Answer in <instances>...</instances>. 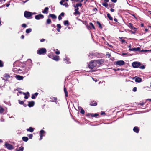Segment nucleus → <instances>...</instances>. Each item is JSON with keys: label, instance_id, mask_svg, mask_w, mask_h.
Masks as SVG:
<instances>
[{"label": "nucleus", "instance_id": "f257e3e1", "mask_svg": "<svg viewBox=\"0 0 151 151\" xmlns=\"http://www.w3.org/2000/svg\"><path fill=\"white\" fill-rule=\"evenodd\" d=\"M46 49L45 48H41L38 49L37 53L40 55H44L46 54Z\"/></svg>", "mask_w": 151, "mask_h": 151}, {"label": "nucleus", "instance_id": "f03ea898", "mask_svg": "<svg viewBox=\"0 0 151 151\" xmlns=\"http://www.w3.org/2000/svg\"><path fill=\"white\" fill-rule=\"evenodd\" d=\"M97 65L96 62L95 60H91L88 64V67L90 69H92Z\"/></svg>", "mask_w": 151, "mask_h": 151}, {"label": "nucleus", "instance_id": "7ed1b4c3", "mask_svg": "<svg viewBox=\"0 0 151 151\" xmlns=\"http://www.w3.org/2000/svg\"><path fill=\"white\" fill-rule=\"evenodd\" d=\"M141 65L140 62H134L132 63V66L133 68H139Z\"/></svg>", "mask_w": 151, "mask_h": 151}, {"label": "nucleus", "instance_id": "20e7f679", "mask_svg": "<svg viewBox=\"0 0 151 151\" xmlns=\"http://www.w3.org/2000/svg\"><path fill=\"white\" fill-rule=\"evenodd\" d=\"M4 146L5 148L9 150H11L14 149V147L12 145L7 142L5 143Z\"/></svg>", "mask_w": 151, "mask_h": 151}, {"label": "nucleus", "instance_id": "39448f33", "mask_svg": "<svg viewBox=\"0 0 151 151\" xmlns=\"http://www.w3.org/2000/svg\"><path fill=\"white\" fill-rule=\"evenodd\" d=\"M45 132L43 130H41L40 131L39 135L40 137L39 139V140H41L43 139V137L45 136L44 134H45Z\"/></svg>", "mask_w": 151, "mask_h": 151}, {"label": "nucleus", "instance_id": "423d86ee", "mask_svg": "<svg viewBox=\"0 0 151 151\" xmlns=\"http://www.w3.org/2000/svg\"><path fill=\"white\" fill-rule=\"evenodd\" d=\"M24 15L26 18L28 19L30 17L32 16V12L25 11L24 13Z\"/></svg>", "mask_w": 151, "mask_h": 151}, {"label": "nucleus", "instance_id": "0eeeda50", "mask_svg": "<svg viewBox=\"0 0 151 151\" xmlns=\"http://www.w3.org/2000/svg\"><path fill=\"white\" fill-rule=\"evenodd\" d=\"M125 64V62L123 60H119L116 62V65L122 66Z\"/></svg>", "mask_w": 151, "mask_h": 151}, {"label": "nucleus", "instance_id": "6e6552de", "mask_svg": "<svg viewBox=\"0 0 151 151\" xmlns=\"http://www.w3.org/2000/svg\"><path fill=\"white\" fill-rule=\"evenodd\" d=\"M44 15L42 14H40L35 15V19L36 20H39L41 19H43L44 18Z\"/></svg>", "mask_w": 151, "mask_h": 151}, {"label": "nucleus", "instance_id": "1a4fd4ad", "mask_svg": "<svg viewBox=\"0 0 151 151\" xmlns=\"http://www.w3.org/2000/svg\"><path fill=\"white\" fill-rule=\"evenodd\" d=\"M97 64H98L99 65H102L104 63V61L102 59H99L96 61Z\"/></svg>", "mask_w": 151, "mask_h": 151}, {"label": "nucleus", "instance_id": "9d476101", "mask_svg": "<svg viewBox=\"0 0 151 151\" xmlns=\"http://www.w3.org/2000/svg\"><path fill=\"white\" fill-rule=\"evenodd\" d=\"M133 130L135 132L138 133L139 132V129L138 127L135 126L133 128Z\"/></svg>", "mask_w": 151, "mask_h": 151}, {"label": "nucleus", "instance_id": "9b49d317", "mask_svg": "<svg viewBox=\"0 0 151 151\" xmlns=\"http://www.w3.org/2000/svg\"><path fill=\"white\" fill-rule=\"evenodd\" d=\"M15 78L18 80H22L23 79V77L22 76H21L19 75H16L15 76Z\"/></svg>", "mask_w": 151, "mask_h": 151}, {"label": "nucleus", "instance_id": "f8f14e48", "mask_svg": "<svg viewBox=\"0 0 151 151\" xmlns=\"http://www.w3.org/2000/svg\"><path fill=\"white\" fill-rule=\"evenodd\" d=\"M28 106L29 107H33L35 104V102L33 101H28Z\"/></svg>", "mask_w": 151, "mask_h": 151}, {"label": "nucleus", "instance_id": "ddd939ff", "mask_svg": "<svg viewBox=\"0 0 151 151\" xmlns=\"http://www.w3.org/2000/svg\"><path fill=\"white\" fill-rule=\"evenodd\" d=\"M52 59L56 61H58L59 60V56L54 55Z\"/></svg>", "mask_w": 151, "mask_h": 151}, {"label": "nucleus", "instance_id": "4468645a", "mask_svg": "<svg viewBox=\"0 0 151 151\" xmlns=\"http://www.w3.org/2000/svg\"><path fill=\"white\" fill-rule=\"evenodd\" d=\"M49 8L47 7H45L44 10L42 11V12L44 14H47L48 13Z\"/></svg>", "mask_w": 151, "mask_h": 151}, {"label": "nucleus", "instance_id": "2eb2a0df", "mask_svg": "<svg viewBox=\"0 0 151 151\" xmlns=\"http://www.w3.org/2000/svg\"><path fill=\"white\" fill-rule=\"evenodd\" d=\"M90 105L92 106H95L97 105V103L95 101H93L90 103Z\"/></svg>", "mask_w": 151, "mask_h": 151}, {"label": "nucleus", "instance_id": "dca6fc26", "mask_svg": "<svg viewBox=\"0 0 151 151\" xmlns=\"http://www.w3.org/2000/svg\"><path fill=\"white\" fill-rule=\"evenodd\" d=\"M38 94V93L37 92H36L35 93L32 94V95L31 98L33 99H35Z\"/></svg>", "mask_w": 151, "mask_h": 151}, {"label": "nucleus", "instance_id": "f3484780", "mask_svg": "<svg viewBox=\"0 0 151 151\" xmlns=\"http://www.w3.org/2000/svg\"><path fill=\"white\" fill-rule=\"evenodd\" d=\"M142 81V79L140 77H137L135 79V81L138 83H140Z\"/></svg>", "mask_w": 151, "mask_h": 151}, {"label": "nucleus", "instance_id": "a211bd4d", "mask_svg": "<svg viewBox=\"0 0 151 151\" xmlns=\"http://www.w3.org/2000/svg\"><path fill=\"white\" fill-rule=\"evenodd\" d=\"M4 77L6 78V80H8V79L10 78V76L8 74H5L4 75Z\"/></svg>", "mask_w": 151, "mask_h": 151}, {"label": "nucleus", "instance_id": "6ab92c4d", "mask_svg": "<svg viewBox=\"0 0 151 151\" xmlns=\"http://www.w3.org/2000/svg\"><path fill=\"white\" fill-rule=\"evenodd\" d=\"M49 17H51L53 19H56L57 18L56 16L53 14H50L49 15Z\"/></svg>", "mask_w": 151, "mask_h": 151}, {"label": "nucleus", "instance_id": "aec40b11", "mask_svg": "<svg viewBox=\"0 0 151 151\" xmlns=\"http://www.w3.org/2000/svg\"><path fill=\"white\" fill-rule=\"evenodd\" d=\"M57 30L58 32H60V29L61 28V26L60 24H57Z\"/></svg>", "mask_w": 151, "mask_h": 151}, {"label": "nucleus", "instance_id": "412c9836", "mask_svg": "<svg viewBox=\"0 0 151 151\" xmlns=\"http://www.w3.org/2000/svg\"><path fill=\"white\" fill-rule=\"evenodd\" d=\"M24 150V147L21 146L18 149L17 148L16 149V151H23Z\"/></svg>", "mask_w": 151, "mask_h": 151}, {"label": "nucleus", "instance_id": "4be33fe9", "mask_svg": "<svg viewBox=\"0 0 151 151\" xmlns=\"http://www.w3.org/2000/svg\"><path fill=\"white\" fill-rule=\"evenodd\" d=\"M89 24L90 26L88 27H89L90 29H91V27H92L93 29H95V27L92 23L90 22Z\"/></svg>", "mask_w": 151, "mask_h": 151}, {"label": "nucleus", "instance_id": "5701e85b", "mask_svg": "<svg viewBox=\"0 0 151 151\" xmlns=\"http://www.w3.org/2000/svg\"><path fill=\"white\" fill-rule=\"evenodd\" d=\"M22 140L25 142H27L28 140V138L27 137H23L22 138Z\"/></svg>", "mask_w": 151, "mask_h": 151}, {"label": "nucleus", "instance_id": "b1692460", "mask_svg": "<svg viewBox=\"0 0 151 151\" xmlns=\"http://www.w3.org/2000/svg\"><path fill=\"white\" fill-rule=\"evenodd\" d=\"M107 16L110 20H113V18L111 17V16L110 14L109 13H108L107 14Z\"/></svg>", "mask_w": 151, "mask_h": 151}, {"label": "nucleus", "instance_id": "393cba45", "mask_svg": "<svg viewBox=\"0 0 151 151\" xmlns=\"http://www.w3.org/2000/svg\"><path fill=\"white\" fill-rule=\"evenodd\" d=\"M27 131H29L32 132L33 131L34 129L32 127H30L29 128L27 129Z\"/></svg>", "mask_w": 151, "mask_h": 151}, {"label": "nucleus", "instance_id": "a878e982", "mask_svg": "<svg viewBox=\"0 0 151 151\" xmlns=\"http://www.w3.org/2000/svg\"><path fill=\"white\" fill-rule=\"evenodd\" d=\"M32 31V29L30 28L27 29L26 30V32L27 33H29Z\"/></svg>", "mask_w": 151, "mask_h": 151}, {"label": "nucleus", "instance_id": "bb28decb", "mask_svg": "<svg viewBox=\"0 0 151 151\" xmlns=\"http://www.w3.org/2000/svg\"><path fill=\"white\" fill-rule=\"evenodd\" d=\"M64 24L65 25H67L68 26L69 24V22L68 20H65L64 21Z\"/></svg>", "mask_w": 151, "mask_h": 151}, {"label": "nucleus", "instance_id": "cd10ccee", "mask_svg": "<svg viewBox=\"0 0 151 151\" xmlns=\"http://www.w3.org/2000/svg\"><path fill=\"white\" fill-rule=\"evenodd\" d=\"M52 100L51 101V102H55L57 100V99L56 97H53L52 98Z\"/></svg>", "mask_w": 151, "mask_h": 151}, {"label": "nucleus", "instance_id": "c85d7f7f", "mask_svg": "<svg viewBox=\"0 0 151 151\" xmlns=\"http://www.w3.org/2000/svg\"><path fill=\"white\" fill-rule=\"evenodd\" d=\"M102 4L103 6H105L106 8H107L108 6V4L106 2L103 3Z\"/></svg>", "mask_w": 151, "mask_h": 151}, {"label": "nucleus", "instance_id": "c756f323", "mask_svg": "<svg viewBox=\"0 0 151 151\" xmlns=\"http://www.w3.org/2000/svg\"><path fill=\"white\" fill-rule=\"evenodd\" d=\"M99 115V114H98L96 113L95 114H91V117H96L98 116Z\"/></svg>", "mask_w": 151, "mask_h": 151}, {"label": "nucleus", "instance_id": "7c9ffc66", "mask_svg": "<svg viewBox=\"0 0 151 151\" xmlns=\"http://www.w3.org/2000/svg\"><path fill=\"white\" fill-rule=\"evenodd\" d=\"M51 22V21L50 19H47L46 21V23L47 24H49Z\"/></svg>", "mask_w": 151, "mask_h": 151}, {"label": "nucleus", "instance_id": "2f4dec72", "mask_svg": "<svg viewBox=\"0 0 151 151\" xmlns=\"http://www.w3.org/2000/svg\"><path fill=\"white\" fill-rule=\"evenodd\" d=\"M77 7H81L82 6V4L81 3L76 4L75 5Z\"/></svg>", "mask_w": 151, "mask_h": 151}, {"label": "nucleus", "instance_id": "473e14b6", "mask_svg": "<svg viewBox=\"0 0 151 151\" xmlns=\"http://www.w3.org/2000/svg\"><path fill=\"white\" fill-rule=\"evenodd\" d=\"M63 60L65 63H69V62L68 61V58H65Z\"/></svg>", "mask_w": 151, "mask_h": 151}, {"label": "nucleus", "instance_id": "72a5a7b5", "mask_svg": "<svg viewBox=\"0 0 151 151\" xmlns=\"http://www.w3.org/2000/svg\"><path fill=\"white\" fill-rule=\"evenodd\" d=\"M73 14L75 15H76L77 14L79 15L80 12L79 11H75V12H74Z\"/></svg>", "mask_w": 151, "mask_h": 151}, {"label": "nucleus", "instance_id": "f704fd0d", "mask_svg": "<svg viewBox=\"0 0 151 151\" xmlns=\"http://www.w3.org/2000/svg\"><path fill=\"white\" fill-rule=\"evenodd\" d=\"M54 55L53 54H50L48 55V56L49 58L52 59Z\"/></svg>", "mask_w": 151, "mask_h": 151}, {"label": "nucleus", "instance_id": "c9c22d12", "mask_svg": "<svg viewBox=\"0 0 151 151\" xmlns=\"http://www.w3.org/2000/svg\"><path fill=\"white\" fill-rule=\"evenodd\" d=\"M97 24L99 25V28H102V26L101 23L97 21Z\"/></svg>", "mask_w": 151, "mask_h": 151}, {"label": "nucleus", "instance_id": "e433bc0d", "mask_svg": "<svg viewBox=\"0 0 151 151\" xmlns=\"http://www.w3.org/2000/svg\"><path fill=\"white\" fill-rule=\"evenodd\" d=\"M4 111V109L1 107L0 106V113H3Z\"/></svg>", "mask_w": 151, "mask_h": 151}, {"label": "nucleus", "instance_id": "4c0bfd02", "mask_svg": "<svg viewBox=\"0 0 151 151\" xmlns=\"http://www.w3.org/2000/svg\"><path fill=\"white\" fill-rule=\"evenodd\" d=\"M140 48L139 47H137V48H133V50H134V51H138L139 50H140Z\"/></svg>", "mask_w": 151, "mask_h": 151}, {"label": "nucleus", "instance_id": "58836bf2", "mask_svg": "<svg viewBox=\"0 0 151 151\" xmlns=\"http://www.w3.org/2000/svg\"><path fill=\"white\" fill-rule=\"evenodd\" d=\"M4 66V64L2 61L0 60V67H2Z\"/></svg>", "mask_w": 151, "mask_h": 151}, {"label": "nucleus", "instance_id": "ea45409f", "mask_svg": "<svg viewBox=\"0 0 151 151\" xmlns=\"http://www.w3.org/2000/svg\"><path fill=\"white\" fill-rule=\"evenodd\" d=\"M129 55V54L128 53H122V56H128Z\"/></svg>", "mask_w": 151, "mask_h": 151}, {"label": "nucleus", "instance_id": "a19ab883", "mask_svg": "<svg viewBox=\"0 0 151 151\" xmlns=\"http://www.w3.org/2000/svg\"><path fill=\"white\" fill-rule=\"evenodd\" d=\"M19 103L21 105H23L24 104V102L23 101H20V100H18Z\"/></svg>", "mask_w": 151, "mask_h": 151}, {"label": "nucleus", "instance_id": "79ce46f5", "mask_svg": "<svg viewBox=\"0 0 151 151\" xmlns=\"http://www.w3.org/2000/svg\"><path fill=\"white\" fill-rule=\"evenodd\" d=\"M139 67V68L140 69H144L145 68V66L143 65L141 66H140Z\"/></svg>", "mask_w": 151, "mask_h": 151}, {"label": "nucleus", "instance_id": "37998d69", "mask_svg": "<svg viewBox=\"0 0 151 151\" xmlns=\"http://www.w3.org/2000/svg\"><path fill=\"white\" fill-rule=\"evenodd\" d=\"M28 136L29 137L30 139H32L33 137V134H30L28 135Z\"/></svg>", "mask_w": 151, "mask_h": 151}, {"label": "nucleus", "instance_id": "c03bdc74", "mask_svg": "<svg viewBox=\"0 0 151 151\" xmlns=\"http://www.w3.org/2000/svg\"><path fill=\"white\" fill-rule=\"evenodd\" d=\"M74 7L75 8V11H78L79 8L78 7H77L76 6L74 5Z\"/></svg>", "mask_w": 151, "mask_h": 151}, {"label": "nucleus", "instance_id": "a18cd8bd", "mask_svg": "<svg viewBox=\"0 0 151 151\" xmlns=\"http://www.w3.org/2000/svg\"><path fill=\"white\" fill-rule=\"evenodd\" d=\"M65 7H67L68 6V4L67 3H65L63 4V5Z\"/></svg>", "mask_w": 151, "mask_h": 151}, {"label": "nucleus", "instance_id": "49530a36", "mask_svg": "<svg viewBox=\"0 0 151 151\" xmlns=\"http://www.w3.org/2000/svg\"><path fill=\"white\" fill-rule=\"evenodd\" d=\"M80 112L81 114H84L85 113L84 110L83 109H81L80 111Z\"/></svg>", "mask_w": 151, "mask_h": 151}, {"label": "nucleus", "instance_id": "de8ad7c7", "mask_svg": "<svg viewBox=\"0 0 151 151\" xmlns=\"http://www.w3.org/2000/svg\"><path fill=\"white\" fill-rule=\"evenodd\" d=\"M22 27L25 28L26 27L27 25L25 24H22Z\"/></svg>", "mask_w": 151, "mask_h": 151}, {"label": "nucleus", "instance_id": "09e8293b", "mask_svg": "<svg viewBox=\"0 0 151 151\" xmlns=\"http://www.w3.org/2000/svg\"><path fill=\"white\" fill-rule=\"evenodd\" d=\"M137 90V88L136 87H134L132 89V91L134 92H136V91Z\"/></svg>", "mask_w": 151, "mask_h": 151}, {"label": "nucleus", "instance_id": "8fccbe9b", "mask_svg": "<svg viewBox=\"0 0 151 151\" xmlns=\"http://www.w3.org/2000/svg\"><path fill=\"white\" fill-rule=\"evenodd\" d=\"M62 19V17L61 16V15H59L58 17V19L59 21L61 20Z\"/></svg>", "mask_w": 151, "mask_h": 151}, {"label": "nucleus", "instance_id": "3c124183", "mask_svg": "<svg viewBox=\"0 0 151 151\" xmlns=\"http://www.w3.org/2000/svg\"><path fill=\"white\" fill-rule=\"evenodd\" d=\"M6 0H0V3H4L5 2Z\"/></svg>", "mask_w": 151, "mask_h": 151}, {"label": "nucleus", "instance_id": "603ef678", "mask_svg": "<svg viewBox=\"0 0 151 151\" xmlns=\"http://www.w3.org/2000/svg\"><path fill=\"white\" fill-rule=\"evenodd\" d=\"M57 51H56L55 52V53L57 55H59L60 53V51H59L58 50V49H57Z\"/></svg>", "mask_w": 151, "mask_h": 151}, {"label": "nucleus", "instance_id": "864d4df0", "mask_svg": "<svg viewBox=\"0 0 151 151\" xmlns=\"http://www.w3.org/2000/svg\"><path fill=\"white\" fill-rule=\"evenodd\" d=\"M64 0H61V1L60 2V4L61 5H63V3L64 2H63Z\"/></svg>", "mask_w": 151, "mask_h": 151}, {"label": "nucleus", "instance_id": "5fc2aeb1", "mask_svg": "<svg viewBox=\"0 0 151 151\" xmlns=\"http://www.w3.org/2000/svg\"><path fill=\"white\" fill-rule=\"evenodd\" d=\"M97 11V9L96 8H94L93 9V12H95V13H96V12Z\"/></svg>", "mask_w": 151, "mask_h": 151}, {"label": "nucleus", "instance_id": "6e6d98bb", "mask_svg": "<svg viewBox=\"0 0 151 151\" xmlns=\"http://www.w3.org/2000/svg\"><path fill=\"white\" fill-rule=\"evenodd\" d=\"M65 96L66 97L68 96V92L67 91L65 92Z\"/></svg>", "mask_w": 151, "mask_h": 151}, {"label": "nucleus", "instance_id": "4d7b16f0", "mask_svg": "<svg viewBox=\"0 0 151 151\" xmlns=\"http://www.w3.org/2000/svg\"><path fill=\"white\" fill-rule=\"evenodd\" d=\"M45 41V39H42L40 40V41L41 42H43Z\"/></svg>", "mask_w": 151, "mask_h": 151}, {"label": "nucleus", "instance_id": "13d9d810", "mask_svg": "<svg viewBox=\"0 0 151 151\" xmlns=\"http://www.w3.org/2000/svg\"><path fill=\"white\" fill-rule=\"evenodd\" d=\"M113 70H114L115 71H119L120 70V69L119 68H117L116 69H114Z\"/></svg>", "mask_w": 151, "mask_h": 151}, {"label": "nucleus", "instance_id": "bf43d9fd", "mask_svg": "<svg viewBox=\"0 0 151 151\" xmlns=\"http://www.w3.org/2000/svg\"><path fill=\"white\" fill-rule=\"evenodd\" d=\"M132 24V23H129V26L131 28L133 26Z\"/></svg>", "mask_w": 151, "mask_h": 151}, {"label": "nucleus", "instance_id": "052dcab7", "mask_svg": "<svg viewBox=\"0 0 151 151\" xmlns=\"http://www.w3.org/2000/svg\"><path fill=\"white\" fill-rule=\"evenodd\" d=\"M86 115L88 116H91V114L88 113Z\"/></svg>", "mask_w": 151, "mask_h": 151}, {"label": "nucleus", "instance_id": "680f3d73", "mask_svg": "<svg viewBox=\"0 0 151 151\" xmlns=\"http://www.w3.org/2000/svg\"><path fill=\"white\" fill-rule=\"evenodd\" d=\"M64 12H62L60 15H61V16H63L64 15Z\"/></svg>", "mask_w": 151, "mask_h": 151}, {"label": "nucleus", "instance_id": "e2e57ef3", "mask_svg": "<svg viewBox=\"0 0 151 151\" xmlns=\"http://www.w3.org/2000/svg\"><path fill=\"white\" fill-rule=\"evenodd\" d=\"M29 96H27L26 95L25 96L24 98L25 99H27L29 98Z\"/></svg>", "mask_w": 151, "mask_h": 151}, {"label": "nucleus", "instance_id": "0e129e2a", "mask_svg": "<svg viewBox=\"0 0 151 151\" xmlns=\"http://www.w3.org/2000/svg\"><path fill=\"white\" fill-rule=\"evenodd\" d=\"M111 1L114 3H116L117 2V0H111Z\"/></svg>", "mask_w": 151, "mask_h": 151}, {"label": "nucleus", "instance_id": "69168bd1", "mask_svg": "<svg viewBox=\"0 0 151 151\" xmlns=\"http://www.w3.org/2000/svg\"><path fill=\"white\" fill-rule=\"evenodd\" d=\"M104 114H105V112H104V111H101V115H104Z\"/></svg>", "mask_w": 151, "mask_h": 151}, {"label": "nucleus", "instance_id": "338daca9", "mask_svg": "<svg viewBox=\"0 0 151 151\" xmlns=\"http://www.w3.org/2000/svg\"><path fill=\"white\" fill-rule=\"evenodd\" d=\"M27 62H30L31 63H32V60L30 59H28L27 60Z\"/></svg>", "mask_w": 151, "mask_h": 151}, {"label": "nucleus", "instance_id": "774afa93", "mask_svg": "<svg viewBox=\"0 0 151 151\" xmlns=\"http://www.w3.org/2000/svg\"><path fill=\"white\" fill-rule=\"evenodd\" d=\"M121 42L122 43H124V42H126L125 40H121Z\"/></svg>", "mask_w": 151, "mask_h": 151}]
</instances>
